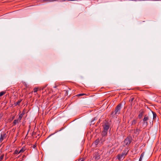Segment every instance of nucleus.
Listing matches in <instances>:
<instances>
[{"mask_svg": "<svg viewBox=\"0 0 161 161\" xmlns=\"http://www.w3.org/2000/svg\"><path fill=\"white\" fill-rule=\"evenodd\" d=\"M121 109V104L119 103L116 106L114 110L112 112L111 115L114 116H118L120 113Z\"/></svg>", "mask_w": 161, "mask_h": 161, "instance_id": "obj_2", "label": "nucleus"}, {"mask_svg": "<svg viewBox=\"0 0 161 161\" xmlns=\"http://www.w3.org/2000/svg\"><path fill=\"white\" fill-rule=\"evenodd\" d=\"M99 142V140H96L95 142H94V143L96 145H97Z\"/></svg>", "mask_w": 161, "mask_h": 161, "instance_id": "obj_18", "label": "nucleus"}, {"mask_svg": "<svg viewBox=\"0 0 161 161\" xmlns=\"http://www.w3.org/2000/svg\"><path fill=\"white\" fill-rule=\"evenodd\" d=\"M139 161H141V160H139Z\"/></svg>", "mask_w": 161, "mask_h": 161, "instance_id": "obj_32", "label": "nucleus"}, {"mask_svg": "<svg viewBox=\"0 0 161 161\" xmlns=\"http://www.w3.org/2000/svg\"><path fill=\"white\" fill-rule=\"evenodd\" d=\"M93 158L96 160H97L100 158V154L99 152H95L94 154Z\"/></svg>", "mask_w": 161, "mask_h": 161, "instance_id": "obj_6", "label": "nucleus"}, {"mask_svg": "<svg viewBox=\"0 0 161 161\" xmlns=\"http://www.w3.org/2000/svg\"><path fill=\"white\" fill-rule=\"evenodd\" d=\"M20 153H19V151L17 150H16L14 152V154H19Z\"/></svg>", "mask_w": 161, "mask_h": 161, "instance_id": "obj_20", "label": "nucleus"}, {"mask_svg": "<svg viewBox=\"0 0 161 161\" xmlns=\"http://www.w3.org/2000/svg\"><path fill=\"white\" fill-rule=\"evenodd\" d=\"M25 147H23L19 151V153H22L25 150Z\"/></svg>", "mask_w": 161, "mask_h": 161, "instance_id": "obj_14", "label": "nucleus"}, {"mask_svg": "<svg viewBox=\"0 0 161 161\" xmlns=\"http://www.w3.org/2000/svg\"><path fill=\"white\" fill-rule=\"evenodd\" d=\"M102 137L101 139V141L102 142H104L106 139V136L107 135H103V133H101Z\"/></svg>", "mask_w": 161, "mask_h": 161, "instance_id": "obj_9", "label": "nucleus"}, {"mask_svg": "<svg viewBox=\"0 0 161 161\" xmlns=\"http://www.w3.org/2000/svg\"><path fill=\"white\" fill-rule=\"evenodd\" d=\"M144 113V111L143 110H141L140 112V113L138 115V117L140 119H141L143 115V114Z\"/></svg>", "mask_w": 161, "mask_h": 161, "instance_id": "obj_11", "label": "nucleus"}, {"mask_svg": "<svg viewBox=\"0 0 161 161\" xmlns=\"http://www.w3.org/2000/svg\"><path fill=\"white\" fill-rule=\"evenodd\" d=\"M128 152L127 149H125L123 151L122 153L118 154L117 156V158L118 160L120 161L123 160L127 154Z\"/></svg>", "mask_w": 161, "mask_h": 161, "instance_id": "obj_3", "label": "nucleus"}, {"mask_svg": "<svg viewBox=\"0 0 161 161\" xmlns=\"http://www.w3.org/2000/svg\"><path fill=\"white\" fill-rule=\"evenodd\" d=\"M134 99V97H130V99L129 100V102H130L131 103L133 101Z\"/></svg>", "mask_w": 161, "mask_h": 161, "instance_id": "obj_21", "label": "nucleus"}, {"mask_svg": "<svg viewBox=\"0 0 161 161\" xmlns=\"http://www.w3.org/2000/svg\"><path fill=\"white\" fill-rule=\"evenodd\" d=\"M3 155H1L0 156V161H1L3 159Z\"/></svg>", "mask_w": 161, "mask_h": 161, "instance_id": "obj_22", "label": "nucleus"}, {"mask_svg": "<svg viewBox=\"0 0 161 161\" xmlns=\"http://www.w3.org/2000/svg\"><path fill=\"white\" fill-rule=\"evenodd\" d=\"M36 145H34L33 146V148H36Z\"/></svg>", "mask_w": 161, "mask_h": 161, "instance_id": "obj_27", "label": "nucleus"}, {"mask_svg": "<svg viewBox=\"0 0 161 161\" xmlns=\"http://www.w3.org/2000/svg\"><path fill=\"white\" fill-rule=\"evenodd\" d=\"M110 126L111 124L109 122L106 120L104 121L102 125L103 130L102 133L103 135H107L108 130L110 128Z\"/></svg>", "mask_w": 161, "mask_h": 161, "instance_id": "obj_1", "label": "nucleus"}, {"mask_svg": "<svg viewBox=\"0 0 161 161\" xmlns=\"http://www.w3.org/2000/svg\"><path fill=\"white\" fill-rule=\"evenodd\" d=\"M24 114H25L24 112H23L22 113L20 114H19V117L17 119H18V120H19V121H20V122L21 121V120L22 118L23 115H24Z\"/></svg>", "mask_w": 161, "mask_h": 161, "instance_id": "obj_10", "label": "nucleus"}, {"mask_svg": "<svg viewBox=\"0 0 161 161\" xmlns=\"http://www.w3.org/2000/svg\"><path fill=\"white\" fill-rule=\"evenodd\" d=\"M137 119H133L131 122V125H135L136 123Z\"/></svg>", "mask_w": 161, "mask_h": 161, "instance_id": "obj_12", "label": "nucleus"}, {"mask_svg": "<svg viewBox=\"0 0 161 161\" xmlns=\"http://www.w3.org/2000/svg\"><path fill=\"white\" fill-rule=\"evenodd\" d=\"M22 101V100H19L17 102L15 103H14V105L15 106H17V105H19L20 103Z\"/></svg>", "mask_w": 161, "mask_h": 161, "instance_id": "obj_15", "label": "nucleus"}, {"mask_svg": "<svg viewBox=\"0 0 161 161\" xmlns=\"http://www.w3.org/2000/svg\"><path fill=\"white\" fill-rule=\"evenodd\" d=\"M144 153H142V154H141L140 158H142L144 157Z\"/></svg>", "mask_w": 161, "mask_h": 161, "instance_id": "obj_24", "label": "nucleus"}, {"mask_svg": "<svg viewBox=\"0 0 161 161\" xmlns=\"http://www.w3.org/2000/svg\"><path fill=\"white\" fill-rule=\"evenodd\" d=\"M37 91V88H35L34 89V92H36Z\"/></svg>", "mask_w": 161, "mask_h": 161, "instance_id": "obj_25", "label": "nucleus"}, {"mask_svg": "<svg viewBox=\"0 0 161 161\" xmlns=\"http://www.w3.org/2000/svg\"><path fill=\"white\" fill-rule=\"evenodd\" d=\"M153 119H155L156 118V114L155 113L153 112Z\"/></svg>", "mask_w": 161, "mask_h": 161, "instance_id": "obj_17", "label": "nucleus"}, {"mask_svg": "<svg viewBox=\"0 0 161 161\" xmlns=\"http://www.w3.org/2000/svg\"><path fill=\"white\" fill-rule=\"evenodd\" d=\"M14 117H13V119L14 118Z\"/></svg>", "mask_w": 161, "mask_h": 161, "instance_id": "obj_31", "label": "nucleus"}, {"mask_svg": "<svg viewBox=\"0 0 161 161\" xmlns=\"http://www.w3.org/2000/svg\"><path fill=\"white\" fill-rule=\"evenodd\" d=\"M19 122H20V121H19V120H18V119H15L13 122V125H15L16 124L18 123Z\"/></svg>", "mask_w": 161, "mask_h": 161, "instance_id": "obj_13", "label": "nucleus"}, {"mask_svg": "<svg viewBox=\"0 0 161 161\" xmlns=\"http://www.w3.org/2000/svg\"><path fill=\"white\" fill-rule=\"evenodd\" d=\"M6 137V134L4 132H1L0 133V143H1L3 140Z\"/></svg>", "mask_w": 161, "mask_h": 161, "instance_id": "obj_5", "label": "nucleus"}, {"mask_svg": "<svg viewBox=\"0 0 161 161\" xmlns=\"http://www.w3.org/2000/svg\"><path fill=\"white\" fill-rule=\"evenodd\" d=\"M52 135V134H51V135H49V136L48 137H50V136Z\"/></svg>", "mask_w": 161, "mask_h": 161, "instance_id": "obj_30", "label": "nucleus"}, {"mask_svg": "<svg viewBox=\"0 0 161 161\" xmlns=\"http://www.w3.org/2000/svg\"><path fill=\"white\" fill-rule=\"evenodd\" d=\"M86 95L85 94H84V93H83V94H79L77 95V96H83V95Z\"/></svg>", "mask_w": 161, "mask_h": 161, "instance_id": "obj_23", "label": "nucleus"}, {"mask_svg": "<svg viewBox=\"0 0 161 161\" xmlns=\"http://www.w3.org/2000/svg\"><path fill=\"white\" fill-rule=\"evenodd\" d=\"M131 142L130 139V138L127 137L125 139L124 141V142L125 144V145L128 146L129 145Z\"/></svg>", "mask_w": 161, "mask_h": 161, "instance_id": "obj_7", "label": "nucleus"}, {"mask_svg": "<svg viewBox=\"0 0 161 161\" xmlns=\"http://www.w3.org/2000/svg\"><path fill=\"white\" fill-rule=\"evenodd\" d=\"M83 161V158L80 159H78V161Z\"/></svg>", "mask_w": 161, "mask_h": 161, "instance_id": "obj_26", "label": "nucleus"}, {"mask_svg": "<svg viewBox=\"0 0 161 161\" xmlns=\"http://www.w3.org/2000/svg\"><path fill=\"white\" fill-rule=\"evenodd\" d=\"M142 158H139V160H140L142 161Z\"/></svg>", "mask_w": 161, "mask_h": 161, "instance_id": "obj_29", "label": "nucleus"}, {"mask_svg": "<svg viewBox=\"0 0 161 161\" xmlns=\"http://www.w3.org/2000/svg\"><path fill=\"white\" fill-rule=\"evenodd\" d=\"M141 130L139 129L136 128L134 130V133L136 135H138L139 134Z\"/></svg>", "mask_w": 161, "mask_h": 161, "instance_id": "obj_8", "label": "nucleus"}, {"mask_svg": "<svg viewBox=\"0 0 161 161\" xmlns=\"http://www.w3.org/2000/svg\"><path fill=\"white\" fill-rule=\"evenodd\" d=\"M5 93V92L4 91H2L0 92V97L2 96Z\"/></svg>", "mask_w": 161, "mask_h": 161, "instance_id": "obj_19", "label": "nucleus"}, {"mask_svg": "<svg viewBox=\"0 0 161 161\" xmlns=\"http://www.w3.org/2000/svg\"><path fill=\"white\" fill-rule=\"evenodd\" d=\"M58 0H43V2H53L58 1Z\"/></svg>", "mask_w": 161, "mask_h": 161, "instance_id": "obj_16", "label": "nucleus"}, {"mask_svg": "<svg viewBox=\"0 0 161 161\" xmlns=\"http://www.w3.org/2000/svg\"><path fill=\"white\" fill-rule=\"evenodd\" d=\"M149 117L148 115H145L143 119V125L145 127L147 126L148 125L147 121L149 120Z\"/></svg>", "mask_w": 161, "mask_h": 161, "instance_id": "obj_4", "label": "nucleus"}, {"mask_svg": "<svg viewBox=\"0 0 161 161\" xmlns=\"http://www.w3.org/2000/svg\"><path fill=\"white\" fill-rule=\"evenodd\" d=\"M47 85H46L45 86H44V87H43L42 88V90H43L44 89V88L45 87H46V86H47Z\"/></svg>", "mask_w": 161, "mask_h": 161, "instance_id": "obj_28", "label": "nucleus"}]
</instances>
